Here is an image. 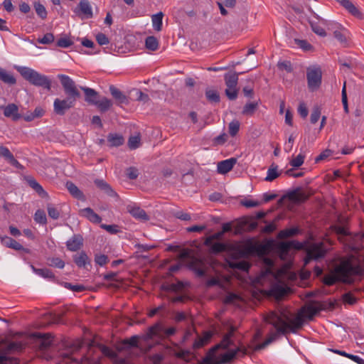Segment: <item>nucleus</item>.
Listing matches in <instances>:
<instances>
[{"label":"nucleus","instance_id":"1","mask_svg":"<svg viewBox=\"0 0 364 364\" xmlns=\"http://www.w3.org/2000/svg\"><path fill=\"white\" fill-rule=\"evenodd\" d=\"M267 323H270L276 329L272 331L265 341L259 345V348H264L274 341L277 340L282 334L288 331L295 333L301 328L304 323V314L298 313L292 314L289 310L282 309L278 311H272L266 318Z\"/></svg>","mask_w":364,"mask_h":364},{"label":"nucleus","instance_id":"2","mask_svg":"<svg viewBox=\"0 0 364 364\" xmlns=\"http://www.w3.org/2000/svg\"><path fill=\"white\" fill-rule=\"evenodd\" d=\"M234 331L232 328L223 336L220 343L210 348L200 364H227L246 355L247 349L243 345H235L232 339Z\"/></svg>","mask_w":364,"mask_h":364},{"label":"nucleus","instance_id":"3","mask_svg":"<svg viewBox=\"0 0 364 364\" xmlns=\"http://www.w3.org/2000/svg\"><path fill=\"white\" fill-rule=\"evenodd\" d=\"M61 85L64 89L65 93L68 95L65 99H55L53 102L54 112L59 115H63L66 110L74 107L77 98L80 97V93L77 90L75 82L69 76L65 75H58Z\"/></svg>","mask_w":364,"mask_h":364},{"label":"nucleus","instance_id":"4","mask_svg":"<svg viewBox=\"0 0 364 364\" xmlns=\"http://www.w3.org/2000/svg\"><path fill=\"white\" fill-rule=\"evenodd\" d=\"M362 269L359 267H353L348 260L342 261L329 274L323 277V282L326 285H333L340 281L344 283H352L354 277L361 274Z\"/></svg>","mask_w":364,"mask_h":364},{"label":"nucleus","instance_id":"5","mask_svg":"<svg viewBox=\"0 0 364 364\" xmlns=\"http://www.w3.org/2000/svg\"><path fill=\"white\" fill-rule=\"evenodd\" d=\"M305 245L306 246V257L304 259L306 264L311 259H318L324 257L328 250L326 244L323 242H314L308 245L305 243H301L296 241L281 242L278 244V249L282 253H287L291 247L301 249Z\"/></svg>","mask_w":364,"mask_h":364},{"label":"nucleus","instance_id":"6","mask_svg":"<svg viewBox=\"0 0 364 364\" xmlns=\"http://www.w3.org/2000/svg\"><path fill=\"white\" fill-rule=\"evenodd\" d=\"M14 68L31 85L36 87H41L48 91L50 90L51 80L48 76L26 66L14 65Z\"/></svg>","mask_w":364,"mask_h":364},{"label":"nucleus","instance_id":"7","mask_svg":"<svg viewBox=\"0 0 364 364\" xmlns=\"http://www.w3.org/2000/svg\"><path fill=\"white\" fill-rule=\"evenodd\" d=\"M306 80L308 87L311 91L318 89L321 85L322 71L318 65H311L306 69Z\"/></svg>","mask_w":364,"mask_h":364},{"label":"nucleus","instance_id":"8","mask_svg":"<svg viewBox=\"0 0 364 364\" xmlns=\"http://www.w3.org/2000/svg\"><path fill=\"white\" fill-rule=\"evenodd\" d=\"M23 345L21 342H11L1 346L0 351L2 352L3 355H0V364L6 363L8 360L6 354L19 352L23 349Z\"/></svg>","mask_w":364,"mask_h":364},{"label":"nucleus","instance_id":"9","mask_svg":"<svg viewBox=\"0 0 364 364\" xmlns=\"http://www.w3.org/2000/svg\"><path fill=\"white\" fill-rule=\"evenodd\" d=\"M188 267L193 270L198 277H203L205 274L208 264L204 259L196 257H189Z\"/></svg>","mask_w":364,"mask_h":364},{"label":"nucleus","instance_id":"10","mask_svg":"<svg viewBox=\"0 0 364 364\" xmlns=\"http://www.w3.org/2000/svg\"><path fill=\"white\" fill-rule=\"evenodd\" d=\"M285 198L292 203H301L308 199L309 196L302 189L297 188L296 190H294V191L288 193L285 196Z\"/></svg>","mask_w":364,"mask_h":364},{"label":"nucleus","instance_id":"11","mask_svg":"<svg viewBox=\"0 0 364 364\" xmlns=\"http://www.w3.org/2000/svg\"><path fill=\"white\" fill-rule=\"evenodd\" d=\"M127 211L136 220L145 222L149 220V217L146 212L140 207L135 205H129Z\"/></svg>","mask_w":364,"mask_h":364},{"label":"nucleus","instance_id":"12","mask_svg":"<svg viewBox=\"0 0 364 364\" xmlns=\"http://www.w3.org/2000/svg\"><path fill=\"white\" fill-rule=\"evenodd\" d=\"M237 163V159L230 158L218 163L217 171L220 174H225L230 172Z\"/></svg>","mask_w":364,"mask_h":364},{"label":"nucleus","instance_id":"13","mask_svg":"<svg viewBox=\"0 0 364 364\" xmlns=\"http://www.w3.org/2000/svg\"><path fill=\"white\" fill-rule=\"evenodd\" d=\"M77 15L83 14L86 18L92 17V9L87 0H82L78 6L74 9Z\"/></svg>","mask_w":364,"mask_h":364},{"label":"nucleus","instance_id":"14","mask_svg":"<svg viewBox=\"0 0 364 364\" xmlns=\"http://www.w3.org/2000/svg\"><path fill=\"white\" fill-rule=\"evenodd\" d=\"M83 245L82 237L77 234L74 235L66 242V247L70 252H76L79 250Z\"/></svg>","mask_w":364,"mask_h":364},{"label":"nucleus","instance_id":"15","mask_svg":"<svg viewBox=\"0 0 364 364\" xmlns=\"http://www.w3.org/2000/svg\"><path fill=\"white\" fill-rule=\"evenodd\" d=\"M95 183L101 191H102L107 196L113 198H118L117 193L105 181L101 179H96L95 181Z\"/></svg>","mask_w":364,"mask_h":364},{"label":"nucleus","instance_id":"16","mask_svg":"<svg viewBox=\"0 0 364 364\" xmlns=\"http://www.w3.org/2000/svg\"><path fill=\"white\" fill-rule=\"evenodd\" d=\"M80 215L86 218L93 223H100L102 220L100 215L95 213L90 208H86L80 210Z\"/></svg>","mask_w":364,"mask_h":364},{"label":"nucleus","instance_id":"17","mask_svg":"<svg viewBox=\"0 0 364 364\" xmlns=\"http://www.w3.org/2000/svg\"><path fill=\"white\" fill-rule=\"evenodd\" d=\"M18 112V108L15 104H9L4 107V114L6 117H11L14 120H17L20 118Z\"/></svg>","mask_w":364,"mask_h":364},{"label":"nucleus","instance_id":"18","mask_svg":"<svg viewBox=\"0 0 364 364\" xmlns=\"http://www.w3.org/2000/svg\"><path fill=\"white\" fill-rule=\"evenodd\" d=\"M107 141L109 146H119L123 144L124 139L122 134L110 133L107 135Z\"/></svg>","mask_w":364,"mask_h":364},{"label":"nucleus","instance_id":"19","mask_svg":"<svg viewBox=\"0 0 364 364\" xmlns=\"http://www.w3.org/2000/svg\"><path fill=\"white\" fill-rule=\"evenodd\" d=\"M213 336L210 331L205 332L203 336H198L193 343L194 348H200L208 344Z\"/></svg>","mask_w":364,"mask_h":364},{"label":"nucleus","instance_id":"20","mask_svg":"<svg viewBox=\"0 0 364 364\" xmlns=\"http://www.w3.org/2000/svg\"><path fill=\"white\" fill-rule=\"evenodd\" d=\"M31 269L33 272L38 275L39 277H41L44 279H48L51 280L55 279V275L53 273V272L47 268H36L34 266L31 265Z\"/></svg>","mask_w":364,"mask_h":364},{"label":"nucleus","instance_id":"21","mask_svg":"<svg viewBox=\"0 0 364 364\" xmlns=\"http://www.w3.org/2000/svg\"><path fill=\"white\" fill-rule=\"evenodd\" d=\"M338 3L348 11L352 15L360 17V13L350 0H338Z\"/></svg>","mask_w":364,"mask_h":364},{"label":"nucleus","instance_id":"22","mask_svg":"<svg viewBox=\"0 0 364 364\" xmlns=\"http://www.w3.org/2000/svg\"><path fill=\"white\" fill-rule=\"evenodd\" d=\"M81 90H82L85 95V101L90 104L95 105L97 100V92L90 87H80Z\"/></svg>","mask_w":364,"mask_h":364},{"label":"nucleus","instance_id":"23","mask_svg":"<svg viewBox=\"0 0 364 364\" xmlns=\"http://www.w3.org/2000/svg\"><path fill=\"white\" fill-rule=\"evenodd\" d=\"M1 243L6 247L16 250H23V246L19 242L8 236L1 237Z\"/></svg>","mask_w":364,"mask_h":364},{"label":"nucleus","instance_id":"24","mask_svg":"<svg viewBox=\"0 0 364 364\" xmlns=\"http://www.w3.org/2000/svg\"><path fill=\"white\" fill-rule=\"evenodd\" d=\"M35 336L40 339V348L41 349H46L48 348L53 342L52 337L50 334H41L36 333Z\"/></svg>","mask_w":364,"mask_h":364},{"label":"nucleus","instance_id":"25","mask_svg":"<svg viewBox=\"0 0 364 364\" xmlns=\"http://www.w3.org/2000/svg\"><path fill=\"white\" fill-rule=\"evenodd\" d=\"M163 17L164 14L162 12H159L151 16L152 26L155 31H161Z\"/></svg>","mask_w":364,"mask_h":364},{"label":"nucleus","instance_id":"26","mask_svg":"<svg viewBox=\"0 0 364 364\" xmlns=\"http://www.w3.org/2000/svg\"><path fill=\"white\" fill-rule=\"evenodd\" d=\"M109 90L113 97L115 98L119 103H127V97L119 89L112 85L109 87Z\"/></svg>","mask_w":364,"mask_h":364},{"label":"nucleus","instance_id":"27","mask_svg":"<svg viewBox=\"0 0 364 364\" xmlns=\"http://www.w3.org/2000/svg\"><path fill=\"white\" fill-rule=\"evenodd\" d=\"M279 175L280 173L278 171V166L272 164L267 170L264 180L270 182L279 177Z\"/></svg>","mask_w":364,"mask_h":364},{"label":"nucleus","instance_id":"28","mask_svg":"<svg viewBox=\"0 0 364 364\" xmlns=\"http://www.w3.org/2000/svg\"><path fill=\"white\" fill-rule=\"evenodd\" d=\"M225 80L227 87H237L238 74L236 73H228L225 75Z\"/></svg>","mask_w":364,"mask_h":364},{"label":"nucleus","instance_id":"29","mask_svg":"<svg viewBox=\"0 0 364 364\" xmlns=\"http://www.w3.org/2000/svg\"><path fill=\"white\" fill-rule=\"evenodd\" d=\"M74 262L79 267H85L90 263L89 258L85 252H81L74 257Z\"/></svg>","mask_w":364,"mask_h":364},{"label":"nucleus","instance_id":"30","mask_svg":"<svg viewBox=\"0 0 364 364\" xmlns=\"http://www.w3.org/2000/svg\"><path fill=\"white\" fill-rule=\"evenodd\" d=\"M0 80L9 85H14L16 82L15 77L6 70L0 68Z\"/></svg>","mask_w":364,"mask_h":364},{"label":"nucleus","instance_id":"31","mask_svg":"<svg viewBox=\"0 0 364 364\" xmlns=\"http://www.w3.org/2000/svg\"><path fill=\"white\" fill-rule=\"evenodd\" d=\"M66 188L69 191L70 193L75 198L81 199L83 198V194L81 191L72 182L66 183Z\"/></svg>","mask_w":364,"mask_h":364},{"label":"nucleus","instance_id":"32","mask_svg":"<svg viewBox=\"0 0 364 364\" xmlns=\"http://www.w3.org/2000/svg\"><path fill=\"white\" fill-rule=\"evenodd\" d=\"M100 111L105 112L108 110L112 105V102L107 97H102L100 100H97L95 105Z\"/></svg>","mask_w":364,"mask_h":364},{"label":"nucleus","instance_id":"33","mask_svg":"<svg viewBox=\"0 0 364 364\" xmlns=\"http://www.w3.org/2000/svg\"><path fill=\"white\" fill-rule=\"evenodd\" d=\"M317 18H321L320 17L317 16ZM320 21V20H318ZM321 23V21L319 23L314 22L313 21H310V25L311 27L312 31L316 33L318 36L321 37L326 36V33L325 31V29L319 24Z\"/></svg>","mask_w":364,"mask_h":364},{"label":"nucleus","instance_id":"34","mask_svg":"<svg viewBox=\"0 0 364 364\" xmlns=\"http://www.w3.org/2000/svg\"><path fill=\"white\" fill-rule=\"evenodd\" d=\"M145 45L147 49L154 51L159 47V41L154 36H149L146 38Z\"/></svg>","mask_w":364,"mask_h":364},{"label":"nucleus","instance_id":"35","mask_svg":"<svg viewBox=\"0 0 364 364\" xmlns=\"http://www.w3.org/2000/svg\"><path fill=\"white\" fill-rule=\"evenodd\" d=\"M269 277L276 279V276L270 267H268L264 272L261 273L257 278V282L263 285L266 279Z\"/></svg>","mask_w":364,"mask_h":364},{"label":"nucleus","instance_id":"36","mask_svg":"<svg viewBox=\"0 0 364 364\" xmlns=\"http://www.w3.org/2000/svg\"><path fill=\"white\" fill-rule=\"evenodd\" d=\"M321 24L326 27L328 31H333L334 33V30L340 29L342 28V26L334 21H328L323 18H319Z\"/></svg>","mask_w":364,"mask_h":364},{"label":"nucleus","instance_id":"37","mask_svg":"<svg viewBox=\"0 0 364 364\" xmlns=\"http://www.w3.org/2000/svg\"><path fill=\"white\" fill-rule=\"evenodd\" d=\"M347 31L344 28L334 30V37L341 43H346L347 41L346 38Z\"/></svg>","mask_w":364,"mask_h":364},{"label":"nucleus","instance_id":"38","mask_svg":"<svg viewBox=\"0 0 364 364\" xmlns=\"http://www.w3.org/2000/svg\"><path fill=\"white\" fill-rule=\"evenodd\" d=\"M29 186L34 189L40 196H46V191L43 190V187L34 179H29L28 181Z\"/></svg>","mask_w":364,"mask_h":364},{"label":"nucleus","instance_id":"39","mask_svg":"<svg viewBox=\"0 0 364 364\" xmlns=\"http://www.w3.org/2000/svg\"><path fill=\"white\" fill-rule=\"evenodd\" d=\"M298 229L295 228H289V229H285L283 230H281L278 234V237L283 239L291 237L294 235H296L298 232Z\"/></svg>","mask_w":364,"mask_h":364},{"label":"nucleus","instance_id":"40","mask_svg":"<svg viewBox=\"0 0 364 364\" xmlns=\"http://www.w3.org/2000/svg\"><path fill=\"white\" fill-rule=\"evenodd\" d=\"M258 106L257 102L247 103L243 107L242 114L245 115H252Z\"/></svg>","mask_w":364,"mask_h":364},{"label":"nucleus","instance_id":"41","mask_svg":"<svg viewBox=\"0 0 364 364\" xmlns=\"http://www.w3.org/2000/svg\"><path fill=\"white\" fill-rule=\"evenodd\" d=\"M34 8L36 14L38 16H40L42 19H45L47 16V11L45 6L41 3H35Z\"/></svg>","mask_w":364,"mask_h":364},{"label":"nucleus","instance_id":"42","mask_svg":"<svg viewBox=\"0 0 364 364\" xmlns=\"http://www.w3.org/2000/svg\"><path fill=\"white\" fill-rule=\"evenodd\" d=\"M34 220L38 223L46 224L47 219L45 212L42 210H38L35 213Z\"/></svg>","mask_w":364,"mask_h":364},{"label":"nucleus","instance_id":"43","mask_svg":"<svg viewBox=\"0 0 364 364\" xmlns=\"http://www.w3.org/2000/svg\"><path fill=\"white\" fill-rule=\"evenodd\" d=\"M48 264L50 266L58 268V269H63L65 267V262L58 257H52L48 259Z\"/></svg>","mask_w":364,"mask_h":364},{"label":"nucleus","instance_id":"44","mask_svg":"<svg viewBox=\"0 0 364 364\" xmlns=\"http://www.w3.org/2000/svg\"><path fill=\"white\" fill-rule=\"evenodd\" d=\"M341 96H342L341 100H342V103L343 105V109L346 113H348L349 110H348V97H347V93H346V82H344V83H343L342 92H341Z\"/></svg>","mask_w":364,"mask_h":364},{"label":"nucleus","instance_id":"45","mask_svg":"<svg viewBox=\"0 0 364 364\" xmlns=\"http://www.w3.org/2000/svg\"><path fill=\"white\" fill-rule=\"evenodd\" d=\"M138 343V337L136 336L124 340L122 342L123 348L136 347Z\"/></svg>","mask_w":364,"mask_h":364},{"label":"nucleus","instance_id":"46","mask_svg":"<svg viewBox=\"0 0 364 364\" xmlns=\"http://www.w3.org/2000/svg\"><path fill=\"white\" fill-rule=\"evenodd\" d=\"M140 141L139 136H132L129 139L128 146L131 149H135L139 146Z\"/></svg>","mask_w":364,"mask_h":364},{"label":"nucleus","instance_id":"47","mask_svg":"<svg viewBox=\"0 0 364 364\" xmlns=\"http://www.w3.org/2000/svg\"><path fill=\"white\" fill-rule=\"evenodd\" d=\"M206 97L208 100L214 102H218L220 100V97L217 91L213 90H207L205 92Z\"/></svg>","mask_w":364,"mask_h":364},{"label":"nucleus","instance_id":"48","mask_svg":"<svg viewBox=\"0 0 364 364\" xmlns=\"http://www.w3.org/2000/svg\"><path fill=\"white\" fill-rule=\"evenodd\" d=\"M240 129V122L237 120L232 121L229 124V133L232 136L237 134Z\"/></svg>","mask_w":364,"mask_h":364},{"label":"nucleus","instance_id":"49","mask_svg":"<svg viewBox=\"0 0 364 364\" xmlns=\"http://www.w3.org/2000/svg\"><path fill=\"white\" fill-rule=\"evenodd\" d=\"M47 209L48 215L51 218L56 220L60 217V211L53 205L48 204Z\"/></svg>","mask_w":364,"mask_h":364},{"label":"nucleus","instance_id":"50","mask_svg":"<svg viewBox=\"0 0 364 364\" xmlns=\"http://www.w3.org/2000/svg\"><path fill=\"white\" fill-rule=\"evenodd\" d=\"M207 246L209 247L213 252H220L225 250V245L222 242H213V241H212L211 245Z\"/></svg>","mask_w":364,"mask_h":364},{"label":"nucleus","instance_id":"51","mask_svg":"<svg viewBox=\"0 0 364 364\" xmlns=\"http://www.w3.org/2000/svg\"><path fill=\"white\" fill-rule=\"evenodd\" d=\"M223 232L222 231L218 232L208 237H206L204 244L205 245H211L212 241L214 240H220L223 236Z\"/></svg>","mask_w":364,"mask_h":364},{"label":"nucleus","instance_id":"52","mask_svg":"<svg viewBox=\"0 0 364 364\" xmlns=\"http://www.w3.org/2000/svg\"><path fill=\"white\" fill-rule=\"evenodd\" d=\"M304 156L300 154L290 161V165L293 167L297 168L304 164Z\"/></svg>","mask_w":364,"mask_h":364},{"label":"nucleus","instance_id":"53","mask_svg":"<svg viewBox=\"0 0 364 364\" xmlns=\"http://www.w3.org/2000/svg\"><path fill=\"white\" fill-rule=\"evenodd\" d=\"M54 41V36L50 33H48L43 36V37L38 38V42L41 44H50Z\"/></svg>","mask_w":364,"mask_h":364},{"label":"nucleus","instance_id":"54","mask_svg":"<svg viewBox=\"0 0 364 364\" xmlns=\"http://www.w3.org/2000/svg\"><path fill=\"white\" fill-rule=\"evenodd\" d=\"M320 116H321L320 109L318 107L314 108L311 114V117H310L311 122L312 124L316 123L318 121Z\"/></svg>","mask_w":364,"mask_h":364},{"label":"nucleus","instance_id":"55","mask_svg":"<svg viewBox=\"0 0 364 364\" xmlns=\"http://www.w3.org/2000/svg\"><path fill=\"white\" fill-rule=\"evenodd\" d=\"M225 94L231 100L236 99L237 96V87H227L225 90Z\"/></svg>","mask_w":364,"mask_h":364},{"label":"nucleus","instance_id":"56","mask_svg":"<svg viewBox=\"0 0 364 364\" xmlns=\"http://www.w3.org/2000/svg\"><path fill=\"white\" fill-rule=\"evenodd\" d=\"M127 177L130 179H136L139 176L138 170L134 167H129L126 171Z\"/></svg>","mask_w":364,"mask_h":364},{"label":"nucleus","instance_id":"57","mask_svg":"<svg viewBox=\"0 0 364 364\" xmlns=\"http://www.w3.org/2000/svg\"><path fill=\"white\" fill-rule=\"evenodd\" d=\"M295 41L296 45L299 46L304 50H310L312 48L311 45L305 40L296 39Z\"/></svg>","mask_w":364,"mask_h":364},{"label":"nucleus","instance_id":"58","mask_svg":"<svg viewBox=\"0 0 364 364\" xmlns=\"http://www.w3.org/2000/svg\"><path fill=\"white\" fill-rule=\"evenodd\" d=\"M304 311L309 317L311 318L318 313V309L316 306L310 305L304 309Z\"/></svg>","mask_w":364,"mask_h":364},{"label":"nucleus","instance_id":"59","mask_svg":"<svg viewBox=\"0 0 364 364\" xmlns=\"http://www.w3.org/2000/svg\"><path fill=\"white\" fill-rule=\"evenodd\" d=\"M73 44V42L68 38H62L57 42V45L61 48H68Z\"/></svg>","mask_w":364,"mask_h":364},{"label":"nucleus","instance_id":"60","mask_svg":"<svg viewBox=\"0 0 364 364\" xmlns=\"http://www.w3.org/2000/svg\"><path fill=\"white\" fill-rule=\"evenodd\" d=\"M95 261L97 264L103 266L108 262V257L105 255H97L95 256Z\"/></svg>","mask_w":364,"mask_h":364},{"label":"nucleus","instance_id":"61","mask_svg":"<svg viewBox=\"0 0 364 364\" xmlns=\"http://www.w3.org/2000/svg\"><path fill=\"white\" fill-rule=\"evenodd\" d=\"M96 40L97 43L101 46L107 45L109 43L108 38L104 33H98L96 36Z\"/></svg>","mask_w":364,"mask_h":364},{"label":"nucleus","instance_id":"62","mask_svg":"<svg viewBox=\"0 0 364 364\" xmlns=\"http://www.w3.org/2000/svg\"><path fill=\"white\" fill-rule=\"evenodd\" d=\"M0 156L9 160L10 158H12L13 154L8 148L0 146Z\"/></svg>","mask_w":364,"mask_h":364},{"label":"nucleus","instance_id":"63","mask_svg":"<svg viewBox=\"0 0 364 364\" xmlns=\"http://www.w3.org/2000/svg\"><path fill=\"white\" fill-rule=\"evenodd\" d=\"M298 112L301 117L305 118L308 115V109L306 105L304 102H301L298 107Z\"/></svg>","mask_w":364,"mask_h":364},{"label":"nucleus","instance_id":"64","mask_svg":"<svg viewBox=\"0 0 364 364\" xmlns=\"http://www.w3.org/2000/svg\"><path fill=\"white\" fill-rule=\"evenodd\" d=\"M234 267L244 271H247L250 267V264L245 261H240L234 264Z\"/></svg>","mask_w":364,"mask_h":364}]
</instances>
